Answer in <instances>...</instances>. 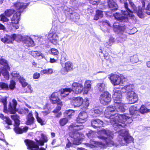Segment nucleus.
Returning a JSON list of instances; mask_svg holds the SVG:
<instances>
[{
  "instance_id": "nucleus-1",
  "label": "nucleus",
  "mask_w": 150,
  "mask_h": 150,
  "mask_svg": "<svg viewBox=\"0 0 150 150\" xmlns=\"http://www.w3.org/2000/svg\"><path fill=\"white\" fill-rule=\"evenodd\" d=\"M116 108L112 105L107 107L105 112V117L109 119V121L115 129L124 127L126 123L132 122V120L127 114H118L117 113ZM107 121H108L107 120Z\"/></svg>"
},
{
  "instance_id": "nucleus-2",
  "label": "nucleus",
  "mask_w": 150,
  "mask_h": 150,
  "mask_svg": "<svg viewBox=\"0 0 150 150\" xmlns=\"http://www.w3.org/2000/svg\"><path fill=\"white\" fill-rule=\"evenodd\" d=\"M91 81H85L83 88L82 83L74 82L72 84L71 88H67L61 90L60 94L62 97H65L72 91L76 94H80L82 91L84 94H87L91 88Z\"/></svg>"
},
{
  "instance_id": "nucleus-3",
  "label": "nucleus",
  "mask_w": 150,
  "mask_h": 150,
  "mask_svg": "<svg viewBox=\"0 0 150 150\" xmlns=\"http://www.w3.org/2000/svg\"><path fill=\"white\" fill-rule=\"evenodd\" d=\"M98 137L103 140V142H98L97 144L101 147L104 146L105 145L109 146L114 145V142L112 141L113 134L108 129L101 130L98 132Z\"/></svg>"
},
{
  "instance_id": "nucleus-4",
  "label": "nucleus",
  "mask_w": 150,
  "mask_h": 150,
  "mask_svg": "<svg viewBox=\"0 0 150 150\" xmlns=\"http://www.w3.org/2000/svg\"><path fill=\"white\" fill-rule=\"evenodd\" d=\"M118 134L119 136L117 138L118 144H115L116 146L127 145V144L133 140V138L129 135L128 132L125 129L121 130L118 132Z\"/></svg>"
},
{
  "instance_id": "nucleus-5",
  "label": "nucleus",
  "mask_w": 150,
  "mask_h": 150,
  "mask_svg": "<svg viewBox=\"0 0 150 150\" xmlns=\"http://www.w3.org/2000/svg\"><path fill=\"white\" fill-rule=\"evenodd\" d=\"M129 11L127 10H122L121 13L122 14H120L119 13H116L114 14L113 15L115 18L120 21L124 22H127L128 21V17H130L132 19H134V16L132 14H130L129 13Z\"/></svg>"
},
{
  "instance_id": "nucleus-6",
  "label": "nucleus",
  "mask_w": 150,
  "mask_h": 150,
  "mask_svg": "<svg viewBox=\"0 0 150 150\" xmlns=\"http://www.w3.org/2000/svg\"><path fill=\"white\" fill-rule=\"evenodd\" d=\"M12 119L14 120L15 122L14 126L15 127L14 130L17 134H21L24 132H26L28 129V127H25L23 128H21L18 127L20 124V121L19 120V117L16 115H13L11 116Z\"/></svg>"
},
{
  "instance_id": "nucleus-7",
  "label": "nucleus",
  "mask_w": 150,
  "mask_h": 150,
  "mask_svg": "<svg viewBox=\"0 0 150 150\" xmlns=\"http://www.w3.org/2000/svg\"><path fill=\"white\" fill-rule=\"evenodd\" d=\"M129 6L131 10L132 11H129L130 14H132V13H137V16L140 18H142L144 17L145 13H146L145 9L143 8H141L139 7L138 10L137 11V8L135 5L134 3L132 1L129 2Z\"/></svg>"
},
{
  "instance_id": "nucleus-8",
  "label": "nucleus",
  "mask_w": 150,
  "mask_h": 150,
  "mask_svg": "<svg viewBox=\"0 0 150 150\" xmlns=\"http://www.w3.org/2000/svg\"><path fill=\"white\" fill-rule=\"evenodd\" d=\"M109 78L110 79L111 83L114 86L124 84L127 79L123 77H120L118 75L113 74H111L110 75Z\"/></svg>"
},
{
  "instance_id": "nucleus-9",
  "label": "nucleus",
  "mask_w": 150,
  "mask_h": 150,
  "mask_svg": "<svg viewBox=\"0 0 150 150\" xmlns=\"http://www.w3.org/2000/svg\"><path fill=\"white\" fill-rule=\"evenodd\" d=\"M69 136L74 144L79 145L81 143L80 141L82 138V134L76 132H70Z\"/></svg>"
},
{
  "instance_id": "nucleus-10",
  "label": "nucleus",
  "mask_w": 150,
  "mask_h": 150,
  "mask_svg": "<svg viewBox=\"0 0 150 150\" xmlns=\"http://www.w3.org/2000/svg\"><path fill=\"white\" fill-rule=\"evenodd\" d=\"M111 95L107 92L102 93L100 97V103L103 105L108 104L111 100Z\"/></svg>"
},
{
  "instance_id": "nucleus-11",
  "label": "nucleus",
  "mask_w": 150,
  "mask_h": 150,
  "mask_svg": "<svg viewBox=\"0 0 150 150\" xmlns=\"http://www.w3.org/2000/svg\"><path fill=\"white\" fill-rule=\"evenodd\" d=\"M126 98L130 103H134L138 100V96L134 91H131L126 94Z\"/></svg>"
},
{
  "instance_id": "nucleus-12",
  "label": "nucleus",
  "mask_w": 150,
  "mask_h": 150,
  "mask_svg": "<svg viewBox=\"0 0 150 150\" xmlns=\"http://www.w3.org/2000/svg\"><path fill=\"white\" fill-rule=\"evenodd\" d=\"M25 142L27 146L28 149L31 150H45L44 148H39V146L33 142L29 140H25Z\"/></svg>"
},
{
  "instance_id": "nucleus-13",
  "label": "nucleus",
  "mask_w": 150,
  "mask_h": 150,
  "mask_svg": "<svg viewBox=\"0 0 150 150\" xmlns=\"http://www.w3.org/2000/svg\"><path fill=\"white\" fill-rule=\"evenodd\" d=\"M73 69V65L72 63L68 62L65 64V67L61 69V73L63 74H65L71 70Z\"/></svg>"
},
{
  "instance_id": "nucleus-14",
  "label": "nucleus",
  "mask_w": 150,
  "mask_h": 150,
  "mask_svg": "<svg viewBox=\"0 0 150 150\" xmlns=\"http://www.w3.org/2000/svg\"><path fill=\"white\" fill-rule=\"evenodd\" d=\"M112 97L115 103L121 102L122 96L121 91L119 90L116 91L113 94Z\"/></svg>"
},
{
  "instance_id": "nucleus-15",
  "label": "nucleus",
  "mask_w": 150,
  "mask_h": 150,
  "mask_svg": "<svg viewBox=\"0 0 150 150\" xmlns=\"http://www.w3.org/2000/svg\"><path fill=\"white\" fill-rule=\"evenodd\" d=\"M11 74L13 77L14 78V79L17 78L19 80L20 82L23 87H25L28 84L25 82V79L23 77H21L18 74L13 72H12Z\"/></svg>"
},
{
  "instance_id": "nucleus-16",
  "label": "nucleus",
  "mask_w": 150,
  "mask_h": 150,
  "mask_svg": "<svg viewBox=\"0 0 150 150\" xmlns=\"http://www.w3.org/2000/svg\"><path fill=\"white\" fill-rule=\"evenodd\" d=\"M50 99L51 101L53 103H57V104H61V101L58 98V94L57 92L53 93Z\"/></svg>"
},
{
  "instance_id": "nucleus-17",
  "label": "nucleus",
  "mask_w": 150,
  "mask_h": 150,
  "mask_svg": "<svg viewBox=\"0 0 150 150\" xmlns=\"http://www.w3.org/2000/svg\"><path fill=\"white\" fill-rule=\"evenodd\" d=\"M88 117L86 113L83 112L80 113L76 119V121L78 123H83L86 121Z\"/></svg>"
},
{
  "instance_id": "nucleus-18",
  "label": "nucleus",
  "mask_w": 150,
  "mask_h": 150,
  "mask_svg": "<svg viewBox=\"0 0 150 150\" xmlns=\"http://www.w3.org/2000/svg\"><path fill=\"white\" fill-rule=\"evenodd\" d=\"M83 102V98L80 97H74L72 100L71 102L75 107L80 106Z\"/></svg>"
},
{
  "instance_id": "nucleus-19",
  "label": "nucleus",
  "mask_w": 150,
  "mask_h": 150,
  "mask_svg": "<svg viewBox=\"0 0 150 150\" xmlns=\"http://www.w3.org/2000/svg\"><path fill=\"white\" fill-rule=\"evenodd\" d=\"M139 109L137 108L135 106H132L129 108V111L131 117H133L134 118L136 117V116L138 115Z\"/></svg>"
},
{
  "instance_id": "nucleus-20",
  "label": "nucleus",
  "mask_w": 150,
  "mask_h": 150,
  "mask_svg": "<svg viewBox=\"0 0 150 150\" xmlns=\"http://www.w3.org/2000/svg\"><path fill=\"white\" fill-rule=\"evenodd\" d=\"M83 126L82 125H78L77 123H73L69 127V129L71 131L80 130L83 129Z\"/></svg>"
},
{
  "instance_id": "nucleus-21",
  "label": "nucleus",
  "mask_w": 150,
  "mask_h": 150,
  "mask_svg": "<svg viewBox=\"0 0 150 150\" xmlns=\"http://www.w3.org/2000/svg\"><path fill=\"white\" fill-rule=\"evenodd\" d=\"M15 7L18 10L17 12H20L21 13L23 9L26 8V4L25 3L21 2L20 1H17L16 4H15Z\"/></svg>"
},
{
  "instance_id": "nucleus-22",
  "label": "nucleus",
  "mask_w": 150,
  "mask_h": 150,
  "mask_svg": "<svg viewBox=\"0 0 150 150\" xmlns=\"http://www.w3.org/2000/svg\"><path fill=\"white\" fill-rule=\"evenodd\" d=\"M21 13L19 12H16L11 18L12 24H17L20 20V16Z\"/></svg>"
},
{
  "instance_id": "nucleus-23",
  "label": "nucleus",
  "mask_w": 150,
  "mask_h": 150,
  "mask_svg": "<svg viewBox=\"0 0 150 150\" xmlns=\"http://www.w3.org/2000/svg\"><path fill=\"white\" fill-rule=\"evenodd\" d=\"M113 26L115 32L117 33L122 34V32L125 30V27L120 26L119 23H114L113 25Z\"/></svg>"
},
{
  "instance_id": "nucleus-24",
  "label": "nucleus",
  "mask_w": 150,
  "mask_h": 150,
  "mask_svg": "<svg viewBox=\"0 0 150 150\" xmlns=\"http://www.w3.org/2000/svg\"><path fill=\"white\" fill-rule=\"evenodd\" d=\"M115 107L116 108V110L117 112H124L125 110V107L123 103L121 102L120 103H115Z\"/></svg>"
},
{
  "instance_id": "nucleus-25",
  "label": "nucleus",
  "mask_w": 150,
  "mask_h": 150,
  "mask_svg": "<svg viewBox=\"0 0 150 150\" xmlns=\"http://www.w3.org/2000/svg\"><path fill=\"white\" fill-rule=\"evenodd\" d=\"M13 104L11 105V103L9 105V110L10 112L11 113L14 114L16 111V107L17 105V102L16 100L13 99L12 100Z\"/></svg>"
},
{
  "instance_id": "nucleus-26",
  "label": "nucleus",
  "mask_w": 150,
  "mask_h": 150,
  "mask_svg": "<svg viewBox=\"0 0 150 150\" xmlns=\"http://www.w3.org/2000/svg\"><path fill=\"white\" fill-rule=\"evenodd\" d=\"M103 124V122L99 119H94L91 122V126L94 128L100 127Z\"/></svg>"
},
{
  "instance_id": "nucleus-27",
  "label": "nucleus",
  "mask_w": 150,
  "mask_h": 150,
  "mask_svg": "<svg viewBox=\"0 0 150 150\" xmlns=\"http://www.w3.org/2000/svg\"><path fill=\"white\" fill-rule=\"evenodd\" d=\"M26 124L28 125L33 124L34 122V118L33 117L32 111H30L27 117Z\"/></svg>"
},
{
  "instance_id": "nucleus-28",
  "label": "nucleus",
  "mask_w": 150,
  "mask_h": 150,
  "mask_svg": "<svg viewBox=\"0 0 150 150\" xmlns=\"http://www.w3.org/2000/svg\"><path fill=\"white\" fill-rule=\"evenodd\" d=\"M134 88L133 85L129 84L125 85L124 87L121 88L122 91L123 92L126 93H127L128 92L131 91H133L132 90Z\"/></svg>"
},
{
  "instance_id": "nucleus-29",
  "label": "nucleus",
  "mask_w": 150,
  "mask_h": 150,
  "mask_svg": "<svg viewBox=\"0 0 150 150\" xmlns=\"http://www.w3.org/2000/svg\"><path fill=\"white\" fill-rule=\"evenodd\" d=\"M108 6L111 10L115 11L117 9L118 7L117 5L113 0H108Z\"/></svg>"
},
{
  "instance_id": "nucleus-30",
  "label": "nucleus",
  "mask_w": 150,
  "mask_h": 150,
  "mask_svg": "<svg viewBox=\"0 0 150 150\" xmlns=\"http://www.w3.org/2000/svg\"><path fill=\"white\" fill-rule=\"evenodd\" d=\"M22 40H24V42L28 45V46H33L35 44L33 40L31 38H20Z\"/></svg>"
},
{
  "instance_id": "nucleus-31",
  "label": "nucleus",
  "mask_w": 150,
  "mask_h": 150,
  "mask_svg": "<svg viewBox=\"0 0 150 150\" xmlns=\"http://www.w3.org/2000/svg\"><path fill=\"white\" fill-rule=\"evenodd\" d=\"M33 57L37 59H41L43 58L42 54L40 52L35 51H32L29 52Z\"/></svg>"
},
{
  "instance_id": "nucleus-32",
  "label": "nucleus",
  "mask_w": 150,
  "mask_h": 150,
  "mask_svg": "<svg viewBox=\"0 0 150 150\" xmlns=\"http://www.w3.org/2000/svg\"><path fill=\"white\" fill-rule=\"evenodd\" d=\"M9 69H7L6 68H2L1 71V73L2 74L4 78L7 80H8L9 78V75L8 73V70Z\"/></svg>"
},
{
  "instance_id": "nucleus-33",
  "label": "nucleus",
  "mask_w": 150,
  "mask_h": 150,
  "mask_svg": "<svg viewBox=\"0 0 150 150\" xmlns=\"http://www.w3.org/2000/svg\"><path fill=\"white\" fill-rule=\"evenodd\" d=\"M149 105L146 107L144 105H142L140 109V112L142 113H146L149 111V106L150 107V103H149Z\"/></svg>"
},
{
  "instance_id": "nucleus-34",
  "label": "nucleus",
  "mask_w": 150,
  "mask_h": 150,
  "mask_svg": "<svg viewBox=\"0 0 150 150\" xmlns=\"http://www.w3.org/2000/svg\"><path fill=\"white\" fill-rule=\"evenodd\" d=\"M0 64L3 66L2 68H6L7 69H10V67L8 64L7 61L4 58L2 57L0 58Z\"/></svg>"
},
{
  "instance_id": "nucleus-35",
  "label": "nucleus",
  "mask_w": 150,
  "mask_h": 150,
  "mask_svg": "<svg viewBox=\"0 0 150 150\" xmlns=\"http://www.w3.org/2000/svg\"><path fill=\"white\" fill-rule=\"evenodd\" d=\"M103 15V11H102L97 10L96 11V13L94 16V19L97 20L100 18L102 17Z\"/></svg>"
},
{
  "instance_id": "nucleus-36",
  "label": "nucleus",
  "mask_w": 150,
  "mask_h": 150,
  "mask_svg": "<svg viewBox=\"0 0 150 150\" xmlns=\"http://www.w3.org/2000/svg\"><path fill=\"white\" fill-rule=\"evenodd\" d=\"M18 38H1V40L4 43H13V41L15 40V39Z\"/></svg>"
},
{
  "instance_id": "nucleus-37",
  "label": "nucleus",
  "mask_w": 150,
  "mask_h": 150,
  "mask_svg": "<svg viewBox=\"0 0 150 150\" xmlns=\"http://www.w3.org/2000/svg\"><path fill=\"white\" fill-rule=\"evenodd\" d=\"M102 110L101 109L95 108L93 112L94 113L93 115L94 117H97L100 115L102 113Z\"/></svg>"
},
{
  "instance_id": "nucleus-38",
  "label": "nucleus",
  "mask_w": 150,
  "mask_h": 150,
  "mask_svg": "<svg viewBox=\"0 0 150 150\" xmlns=\"http://www.w3.org/2000/svg\"><path fill=\"white\" fill-rule=\"evenodd\" d=\"M68 121V120L67 118H63L59 120V123L61 126H63L66 125Z\"/></svg>"
},
{
  "instance_id": "nucleus-39",
  "label": "nucleus",
  "mask_w": 150,
  "mask_h": 150,
  "mask_svg": "<svg viewBox=\"0 0 150 150\" xmlns=\"http://www.w3.org/2000/svg\"><path fill=\"white\" fill-rule=\"evenodd\" d=\"M41 137L42 139L43 140V141L42 140H40L38 142L41 145H43L44 144V142H47L48 139L47 137L43 134H41Z\"/></svg>"
},
{
  "instance_id": "nucleus-40",
  "label": "nucleus",
  "mask_w": 150,
  "mask_h": 150,
  "mask_svg": "<svg viewBox=\"0 0 150 150\" xmlns=\"http://www.w3.org/2000/svg\"><path fill=\"white\" fill-rule=\"evenodd\" d=\"M127 0H119L120 2L121 3H123L124 4V6L125 10H127L128 11H132L131 10L130 8V7H129L127 3L126 2V1ZM129 1V2L130 1H129V0H128Z\"/></svg>"
},
{
  "instance_id": "nucleus-41",
  "label": "nucleus",
  "mask_w": 150,
  "mask_h": 150,
  "mask_svg": "<svg viewBox=\"0 0 150 150\" xmlns=\"http://www.w3.org/2000/svg\"><path fill=\"white\" fill-rule=\"evenodd\" d=\"M97 86L98 90L100 91H104L105 87V84L103 83H98Z\"/></svg>"
},
{
  "instance_id": "nucleus-42",
  "label": "nucleus",
  "mask_w": 150,
  "mask_h": 150,
  "mask_svg": "<svg viewBox=\"0 0 150 150\" xmlns=\"http://www.w3.org/2000/svg\"><path fill=\"white\" fill-rule=\"evenodd\" d=\"M65 113L70 118L71 116L74 114V111L72 110H67L65 111Z\"/></svg>"
},
{
  "instance_id": "nucleus-43",
  "label": "nucleus",
  "mask_w": 150,
  "mask_h": 150,
  "mask_svg": "<svg viewBox=\"0 0 150 150\" xmlns=\"http://www.w3.org/2000/svg\"><path fill=\"white\" fill-rule=\"evenodd\" d=\"M114 41V38H110L109 39L108 41L107 42L105 43V45L108 48V47H107V46H111L113 43Z\"/></svg>"
},
{
  "instance_id": "nucleus-44",
  "label": "nucleus",
  "mask_w": 150,
  "mask_h": 150,
  "mask_svg": "<svg viewBox=\"0 0 150 150\" xmlns=\"http://www.w3.org/2000/svg\"><path fill=\"white\" fill-rule=\"evenodd\" d=\"M0 87L3 89L7 90L9 88L8 85L3 82L0 83Z\"/></svg>"
},
{
  "instance_id": "nucleus-45",
  "label": "nucleus",
  "mask_w": 150,
  "mask_h": 150,
  "mask_svg": "<svg viewBox=\"0 0 150 150\" xmlns=\"http://www.w3.org/2000/svg\"><path fill=\"white\" fill-rule=\"evenodd\" d=\"M14 12V10L13 9L8 10L5 11V14L7 16L10 17Z\"/></svg>"
},
{
  "instance_id": "nucleus-46",
  "label": "nucleus",
  "mask_w": 150,
  "mask_h": 150,
  "mask_svg": "<svg viewBox=\"0 0 150 150\" xmlns=\"http://www.w3.org/2000/svg\"><path fill=\"white\" fill-rule=\"evenodd\" d=\"M130 61L132 63H136L138 61V58L137 56H134L131 57Z\"/></svg>"
},
{
  "instance_id": "nucleus-47",
  "label": "nucleus",
  "mask_w": 150,
  "mask_h": 150,
  "mask_svg": "<svg viewBox=\"0 0 150 150\" xmlns=\"http://www.w3.org/2000/svg\"><path fill=\"white\" fill-rule=\"evenodd\" d=\"M5 15L4 14H1L0 16L1 21L3 22L7 21L8 19L5 16Z\"/></svg>"
},
{
  "instance_id": "nucleus-48",
  "label": "nucleus",
  "mask_w": 150,
  "mask_h": 150,
  "mask_svg": "<svg viewBox=\"0 0 150 150\" xmlns=\"http://www.w3.org/2000/svg\"><path fill=\"white\" fill-rule=\"evenodd\" d=\"M51 54L54 55H57L59 52L55 48H52L51 50Z\"/></svg>"
},
{
  "instance_id": "nucleus-49",
  "label": "nucleus",
  "mask_w": 150,
  "mask_h": 150,
  "mask_svg": "<svg viewBox=\"0 0 150 150\" xmlns=\"http://www.w3.org/2000/svg\"><path fill=\"white\" fill-rule=\"evenodd\" d=\"M58 106L56 108V109L53 111V112L54 113L58 112L61 109V106L62 105V102H61V104H57Z\"/></svg>"
},
{
  "instance_id": "nucleus-50",
  "label": "nucleus",
  "mask_w": 150,
  "mask_h": 150,
  "mask_svg": "<svg viewBox=\"0 0 150 150\" xmlns=\"http://www.w3.org/2000/svg\"><path fill=\"white\" fill-rule=\"evenodd\" d=\"M15 83L13 80H12L10 82V84L9 86V88L11 89H13L15 88Z\"/></svg>"
},
{
  "instance_id": "nucleus-51",
  "label": "nucleus",
  "mask_w": 150,
  "mask_h": 150,
  "mask_svg": "<svg viewBox=\"0 0 150 150\" xmlns=\"http://www.w3.org/2000/svg\"><path fill=\"white\" fill-rule=\"evenodd\" d=\"M8 125H12V121L8 117H6L4 120Z\"/></svg>"
},
{
  "instance_id": "nucleus-52",
  "label": "nucleus",
  "mask_w": 150,
  "mask_h": 150,
  "mask_svg": "<svg viewBox=\"0 0 150 150\" xmlns=\"http://www.w3.org/2000/svg\"><path fill=\"white\" fill-rule=\"evenodd\" d=\"M145 11L146 13L148 15H150V4L148 5Z\"/></svg>"
},
{
  "instance_id": "nucleus-53",
  "label": "nucleus",
  "mask_w": 150,
  "mask_h": 150,
  "mask_svg": "<svg viewBox=\"0 0 150 150\" xmlns=\"http://www.w3.org/2000/svg\"><path fill=\"white\" fill-rule=\"evenodd\" d=\"M7 38H23L22 36L21 35H16L15 34H13L11 35V36L9 35H7L6 36Z\"/></svg>"
},
{
  "instance_id": "nucleus-54",
  "label": "nucleus",
  "mask_w": 150,
  "mask_h": 150,
  "mask_svg": "<svg viewBox=\"0 0 150 150\" xmlns=\"http://www.w3.org/2000/svg\"><path fill=\"white\" fill-rule=\"evenodd\" d=\"M21 112L22 114H26L29 112V110L26 108H24L23 109L21 110Z\"/></svg>"
},
{
  "instance_id": "nucleus-55",
  "label": "nucleus",
  "mask_w": 150,
  "mask_h": 150,
  "mask_svg": "<svg viewBox=\"0 0 150 150\" xmlns=\"http://www.w3.org/2000/svg\"><path fill=\"white\" fill-rule=\"evenodd\" d=\"M84 104V107L85 108H87L89 105V102L88 100V98H86L85 99V101L83 103Z\"/></svg>"
},
{
  "instance_id": "nucleus-56",
  "label": "nucleus",
  "mask_w": 150,
  "mask_h": 150,
  "mask_svg": "<svg viewBox=\"0 0 150 150\" xmlns=\"http://www.w3.org/2000/svg\"><path fill=\"white\" fill-rule=\"evenodd\" d=\"M40 76V74L36 72L33 74V78L35 79H37L39 78Z\"/></svg>"
},
{
  "instance_id": "nucleus-57",
  "label": "nucleus",
  "mask_w": 150,
  "mask_h": 150,
  "mask_svg": "<svg viewBox=\"0 0 150 150\" xmlns=\"http://www.w3.org/2000/svg\"><path fill=\"white\" fill-rule=\"evenodd\" d=\"M101 22L104 25H106L110 27L111 26L108 21L105 20Z\"/></svg>"
},
{
  "instance_id": "nucleus-58",
  "label": "nucleus",
  "mask_w": 150,
  "mask_h": 150,
  "mask_svg": "<svg viewBox=\"0 0 150 150\" xmlns=\"http://www.w3.org/2000/svg\"><path fill=\"white\" fill-rule=\"evenodd\" d=\"M37 119L38 122L40 123L41 125H45V123H44V121H43V120L40 118L39 117L37 118Z\"/></svg>"
},
{
  "instance_id": "nucleus-59",
  "label": "nucleus",
  "mask_w": 150,
  "mask_h": 150,
  "mask_svg": "<svg viewBox=\"0 0 150 150\" xmlns=\"http://www.w3.org/2000/svg\"><path fill=\"white\" fill-rule=\"evenodd\" d=\"M52 39H50V42L54 45H56L57 42V40L55 38H50Z\"/></svg>"
},
{
  "instance_id": "nucleus-60",
  "label": "nucleus",
  "mask_w": 150,
  "mask_h": 150,
  "mask_svg": "<svg viewBox=\"0 0 150 150\" xmlns=\"http://www.w3.org/2000/svg\"><path fill=\"white\" fill-rule=\"evenodd\" d=\"M6 100L7 98H4L1 99V101L4 105V108H5L6 105Z\"/></svg>"
},
{
  "instance_id": "nucleus-61",
  "label": "nucleus",
  "mask_w": 150,
  "mask_h": 150,
  "mask_svg": "<svg viewBox=\"0 0 150 150\" xmlns=\"http://www.w3.org/2000/svg\"><path fill=\"white\" fill-rule=\"evenodd\" d=\"M104 56L105 59L107 60H109L110 62L111 61L110 59V56L108 54H105L104 55Z\"/></svg>"
},
{
  "instance_id": "nucleus-62",
  "label": "nucleus",
  "mask_w": 150,
  "mask_h": 150,
  "mask_svg": "<svg viewBox=\"0 0 150 150\" xmlns=\"http://www.w3.org/2000/svg\"><path fill=\"white\" fill-rule=\"evenodd\" d=\"M99 0H90V3L93 5L96 4Z\"/></svg>"
},
{
  "instance_id": "nucleus-63",
  "label": "nucleus",
  "mask_w": 150,
  "mask_h": 150,
  "mask_svg": "<svg viewBox=\"0 0 150 150\" xmlns=\"http://www.w3.org/2000/svg\"><path fill=\"white\" fill-rule=\"evenodd\" d=\"M49 36V38H50V37H51L52 38H57L59 37L58 35L56 33H54L53 34V35L51 34H50Z\"/></svg>"
},
{
  "instance_id": "nucleus-64",
  "label": "nucleus",
  "mask_w": 150,
  "mask_h": 150,
  "mask_svg": "<svg viewBox=\"0 0 150 150\" xmlns=\"http://www.w3.org/2000/svg\"><path fill=\"white\" fill-rule=\"evenodd\" d=\"M94 132L92 131H91L88 133L86 134L88 137H91L92 136V135L94 134Z\"/></svg>"
}]
</instances>
